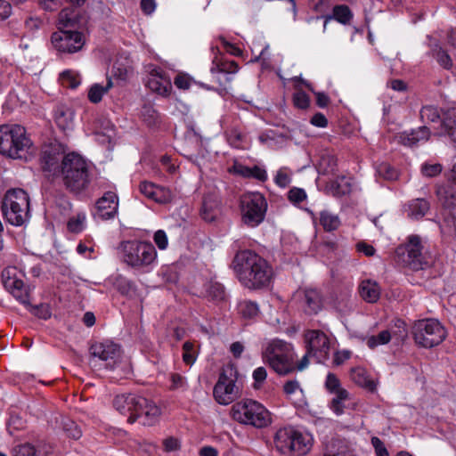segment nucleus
Segmentation results:
<instances>
[{"label":"nucleus","instance_id":"nucleus-1","mask_svg":"<svg viewBox=\"0 0 456 456\" xmlns=\"http://www.w3.org/2000/svg\"><path fill=\"white\" fill-rule=\"evenodd\" d=\"M233 269L240 282L249 289L268 286L273 276V269L267 261L248 249L235 255Z\"/></svg>","mask_w":456,"mask_h":456},{"label":"nucleus","instance_id":"nucleus-2","mask_svg":"<svg viewBox=\"0 0 456 456\" xmlns=\"http://www.w3.org/2000/svg\"><path fill=\"white\" fill-rule=\"evenodd\" d=\"M34 153L25 127L17 124L0 126V154L13 159H28Z\"/></svg>","mask_w":456,"mask_h":456},{"label":"nucleus","instance_id":"nucleus-3","mask_svg":"<svg viewBox=\"0 0 456 456\" xmlns=\"http://www.w3.org/2000/svg\"><path fill=\"white\" fill-rule=\"evenodd\" d=\"M118 252L122 262L135 270L149 271L157 263V250L154 245L147 240H123L118 246Z\"/></svg>","mask_w":456,"mask_h":456},{"label":"nucleus","instance_id":"nucleus-4","mask_svg":"<svg viewBox=\"0 0 456 456\" xmlns=\"http://www.w3.org/2000/svg\"><path fill=\"white\" fill-rule=\"evenodd\" d=\"M262 358L279 375H287L296 370L294 346L285 340L273 338L266 341L262 349Z\"/></svg>","mask_w":456,"mask_h":456},{"label":"nucleus","instance_id":"nucleus-5","mask_svg":"<svg viewBox=\"0 0 456 456\" xmlns=\"http://www.w3.org/2000/svg\"><path fill=\"white\" fill-rule=\"evenodd\" d=\"M313 445L312 434L290 426L279 428L273 436V446L283 456H305Z\"/></svg>","mask_w":456,"mask_h":456},{"label":"nucleus","instance_id":"nucleus-6","mask_svg":"<svg viewBox=\"0 0 456 456\" xmlns=\"http://www.w3.org/2000/svg\"><path fill=\"white\" fill-rule=\"evenodd\" d=\"M59 173L65 186L72 191H80L89 183L87 162L75 152L63 157Z\"/></svg>","mask_w":456,"mask_h":456},{"label":"nucleus","instance_id":"nucleus-7","mask_svg":"<svg viewBox=\"0 0 456 456\" xmlns=\"http://www.w3.org/2000/svg\"><path fill=\"white\" fill-rule=\"evenodd\" d=\"M231 414L234 420L256 428H265L272 422L270 411L262 403L252 399L234 403Z\"/></svg>","mask_w":456,"mask_h":456},{"label":"nucleus","instance_id":"nucleus-8","mask_svg":"<svg viewBox=\"0 0 456 456\" xmlns=\"http://www.w3.org/2000/svg\"><path fill=\"white\" fill-rule=\"evenodd\" d=\"M2 210L8 223L15 226L23 225L30 217L28 193L22 189L7 191L2 200Z\"/></svg>","mask_w":456,"mask_h":456},{"label":"nucleus","instance_id":"nucleus-9","mask_svg":"<svg viewBox=\"0 0 456 456\" xmlns=\"http://www.w3.org/2000/svg\"><path fill=\"white\" fill-rule=\"evenodd\" d=\"M436 194L443 206L441 216L436 217L441 232L456 237V188L449 183H439Z\"/></svg>","mask_w":456,"mask_h":456},{"label":"nucleus","instance_id":"nucleus-10","mask_svg":"<svg viewBox=\"0 0 456 456\" xmlns=\"http://www.w3.org/2000/svg\"><path fill=\"white\" fill-rule=\"evenodd\" d=\"M240 208L242 223L254 228L265 220L267 201L260 192H247L240 197Z\"/></svg>","mask_w":456,"mask_h":456},{"label":"nucleus","instance_id":"nucleus-11","mask_svg":"<svg viewBox=\"0 0 456 456\" xmlns=\"http://www.w3.org/2000/svg\"><path fill=\"white\" fill-rule=\"evenodd\" d=\"M415 343L424 348L441 344L446 338L444 326L436 319H423L415 322L412 327Z\"/></svg>","mask_w":456,"mask_h":456},{"label":"nucleus","instance_id":"nucleus-12","mask_svg":"<svg viewBox=\"0 0 456 456\" xmlns=\"http://www.w3.org/2000/svg\"><path fill=\"white\" fill-rule=\"evenodd\" d=\"M422 240L418 235H410L405 243L399 245L395 252L397 263L412 270L422 269L426 265Z\"/></svg>","mask_w":456,"mask_h":456},{"label":"nucleus","instance_id":"nucleus-13","mask_svg":"<svg viewBox=\"0 0 456 456\" xmlns=\"http://www.w3.org/2000/svg\"><path fill=\"white\" fill-rule=\"evenodd\" d=\"M51 41L57 52L72 54L83 49L86 45V37L78 30L61 28L53 33Z\"/></svg>","mask_w":456,"mask_h":456},{"label":"nucleus","instance_id":"nucleus-14","mask_svg":"<svg viewBox=\"0 0 456 456\" xmlns=\"http://www.w3.org/2000/svg\"><path fill=\"white\" fill-rule=\"evenodd\" d=\"M90 354L94 358L102 361L109 370H114L122 359L121 346L109 339L94 343Z\"/></svg>","mask_w":456,"mask_h":456},{"label":"nucleus","instance_id":"nucleus-15","mask_svg":"<svg viewBox=\"0 0 456 456\" xmlns=\"http://www.w3.org/2000/svg\"><path fill=\"white\" fill-rule=\"evenodd\" d=\"M305 341L308 354H312L317 362L321 363L329 359L330 342L324 332L317 330H308L305 334Z\"/></svg>","mask_w":456,"mask_h":456},{"label":"nucleus","instance_id":"nucleus-16","mask_svg":"<svg viewBox=\"0 0 456 456\" xmlns=\"http://www.w3.org/2000/svg\"><path fill=\"white\" fill-rule=\"evenodd\" d=\"M139 403L134 415L128 417L127 420L130 423L138 421L143 426H152L158 422L161 411L160 408L153 402L145 397L141 396Z\"/></svg>","mask_w":456,"mask_h":456},{"label":"nucleus","instance_id":"nucleus-17","mask_svg":"<svg viewBox=\"0 0 456 456\" xmlns=\"http://www.w3.org/2000/svg\"><path fill=\"white\" fill-rule=\"evenodd\" d=\"M215 400L222 405L232 403L238 397V389L235 379L228 377L224 372L221 373L214 387Z\"/></svg>","mask_w":456,"mask_h":456},{"label":"nucleus","instance_id":"nucleus-18","mask_svg":"<svg viewBox=\"0 0 456 456\" xmlns=\"http://www.w3.org/2000/svg\"><path fill=\"white\" fill-rule=\"evenodd\" d=\"M64 156L60 144L45 146L41 155L42 168L50 174L56 175L61 170L60 161H62Z\"/></svg>","mask_w":456,"mask_h":456},{"label":"nucleus","instance_id":"nucleus-19","mask_svg":"<svg viewBox=\"0 0 456 456\" xmlns=\"http://www.w3.org/2000/svg\"><path fill=\"white\" fill-rule=\"evenodd\" d=\"M118 198L113 191H107L96 202L95 216L102 220L114 218L118 215Z\"/></svg>","mask_w":456,"mask_h":456},{"label":"nucleus","instance_id":"nucleus-20","mask_svg":"<svg viewBox=\"0 0 456 456\" xmlns=\"http://www.w3.org/2000/svg\"><path fill=\"white\" fill-rule=\"evenodd\" d=\"M147 87L152 92L161 95H169L172 90V84L160 68H153L150 70L149 77L146 81Z\"/></svg>","mask_w":456,"mask_h":456},{"label":"nucleus","instance_id":"nucleus-21","mask_svg":"<svg viewBox=\"0 0 456 456\" xmlns=\"http://www.w3.org/2000/svg\"><path fill=\"white\" fill-rule=\"evenodd\" d=\"M139 190L142 195L157 203L165 204L172 199V193L168 189L151 182H142L139 185Z\"/></svg>","mask_w":456,"mask_h":456},{"label":"nucleus","instance_id":"nucleus-22","mask_svg":"<svg viewBox=\"0 0 456 456\" xmlns=\"http://www.w3.org/2000/svg\"><path fill=\"white\" fill-rule=\"evenodd\" d=\"M298 297L301 298L302 307L306 314H315L321 310V296L316 289H305L298 292Z\"/></svg>","mask_w":456,"mask_h":456},{"label":"nucleus","instance_id":"nucleus-23","mask_svg":"<svg viewBox=\"0 0 456 456\" xmlns=\"http://www.w3.org/2000/svg\"><path fill=\"white\" fill-rule=\"evenodd\" d=\"M138 399H141V396L133 394L118 395L113 401V405L121 414L129 417L134 415L139 403Z\"/></svg>","mask_w":456,"mask_h":456},{"label":"nucleus","instance_id":"nucleus-24","mask_svg":"<svg viewBox=\"0 0 456 456\" xmlns=\"http://www.w3.org/2000/svg\"><path fill=\"white\" fill-rule=\"evenodd\" d=\"M360 297L367 303H376L381 294V289L376 281L366 279L360 282L358 287Z\"/></svg>","mask_w":456,"mask_h":456},{"label":"nucleus","instance_id":"nucleus-25","mask_svg":"<svg viewBox=\"0 0 456 456\" xmlns=\"http://www.w3.org/2000/svg\"><path fill=\"white\" fill-rule=\"evenodd\" d=\"M328 193L335 197L348 195L353 190V179L346 176H339L327 184Z\"/></svg>","mask_w":456,"mask_h":456},{"label":"nucleus","instance_id":"nucleus-26","mask_svg":"<svg viewBox=\"0 0 456 456\" xmlns=\"http://www.w3.org/2000/svg\"><path fill=\"white\" fill-rule=\"evenodd\" d=\"M430 131L426 126H419L411 132L400 134V142L406 146H413L419 142H427L429 139Z\"/></svg>","mask_w":456,"mask_h":456},{"label":"nucleus","instance_id":"nucleus-27","mask_svg":"<svg viewBox=\"0 0 456 456\" xmlns=\"http://www.w3.org/2000/svg\"><path fill=\"white\" fill-rule=\"evenodd\" d=\"M4 287L19 302L29 305L28 290L22 281L9 278L4 281Z\"/></svg>","mask_w":456,"mask_h":456},{"label":"nucleus","instance_id":"nucleus-28","mask_svg":"<svg viewBox=\"0 0 456 456\" xmlns=\"http://www.w3.org/2000/svg\"><path fill=\"white\" fill-rule=\"evenodd\" d=\"M54 119L61 130L70 129L74 123V111L66 105H59L54 111Z\"/></svg>","mask_w":456,"mask_h":456},{"label":"nucleus","instance_id":"nucleus-29","mask_svg":"<svg viewBox=\"0 0 456 456\" xmlns=\"http://www.w3.org/2000/svg\"><path fill=\"white\" fill-rule=\"evenodd\" d=\"M350 379L357 386L373 392L376 387V382L368 375L365 369L362 367L353 368L350 371Z\"/></svg>","mask_w":456,"mask_h":456},{"label":"nucleus","instance_id":"nucleus-30","mask_svg":"<svg viewBox=\"0 0 456 456\" xmlns=\"http://www.w3.org/2000/svg\"><path fill=\"white\" fill-rule=\"evenodd\" d=\"M288 398L296 405L302 406L305 403L304 392L297 380H289L283 387Z\"/></svg>","mask_w":456,"mask_h":456},{"label":"nucleus","instance_id":"nucleus-31","mask_svg":"<svg viewBox=\"0 0 456 456\" xmlns=\"http://www.w3.org/2000/svg\"><path fill=\"white\" fill-rule=\"evenodd\" d=\"M260 45V41L253 42L251 52L252 54L255 55V58L252 60V61H261L262 67L264 69H270L272 67V61L271 53L269 51V45L264 44L262 48L258 51L257 47Z\"/></svg>","mask_w":456,"mask_h":456},{"label":"nucleus","instance_id":"nucleus-32","mask_svg":"<svg viewBox=\"0 0 456 456\" xmlns=\"http://www.w3.org/2000/svg\"><path fill=\"white\" fill-rule=\"evenodd\" d=\"M317 170L321 175L334 174L337 170V159L330 152L321 154L317 162Z\"/></svg>","mask_w":456,"mask_h":456},{"label":"nucleus","instance_id":"nucleus-33","mask_svg":"<svg viewBox=\"0 0 456 456\" xmlns=\"http://www.w3.org/2000/svg\"><path fill=\"white\" fill-rule=\"evenodd\" d=\"M442 127L453 142L456 143V109H452L444 114Z\"/></svg>","mask_w":456,"mask_h":456},{"label":"nucleus","instance_id":"nucleus-34","mask_svg":"<svg viewBox=\"0 0 456 456\" xmlns=\"http://www.w3.org/2000/svg\"><path fill=\"white\" fill-rule=\"evenodd\" d=\"M429 209V203L424 199L411 200L407 208L408 216L412 219L423 217Z\"/></svg>","mask_w":456,"mask_h":456},{"label":"nucleus","instance_id":"nucleus-35","mask_svg":"<svg viewBox=\"0 0 456 456\" xmlns=\"http://www.w3.org/2000/svg\"><path fill=\"white\" fill-rule=\"evenodd\" d=\"M319 221L320 224L326 232L335 231L341 224L338 216L327 209L320 212Z\"/></svg>","mask_w":456,"mask_h":456},{"label":"nucleus","instance_id":"nucleus-36","mask_svg":"<svg viewBox=\"0 0 456 456\" xmlns=\"http://www.w3.org/2000/svg\"><path fill=\"white\" fill-rule=\"evenodd\" d=\"M205 296L210 300L220 302L224 299V289L219 282L209 281L205 284Z\"/></svg>","mask_w":456,"mask_h":456},{"label":"nucleus","instance_id":"nucleus-37","mask_svg":"<svg viewBox=\"0 0 456 456\" xmlns=\"http://www.w3.org/2000/svg\"><path fill=\"white\" fill-rule=\"evenodd\" d=\"M86 226V215L85 212H78L70 216L67 223L68 231L72 233H80Z\"/></svg>","mask_w":456,"mask_h":456},{"label":"nucleus","instance_id":"nucleus-38","mask_svg":"<svg viewBox=\"0 0 456 456\" xmlns=\"http://www.w3.org/2000/svg\"><path fill=\"white\" fill-rule=\"evenodd\" d=\"M239 314L244 319H254L259 314V306L257 303L251 300H243L238 305Z\"/></svg>","mask_w":456,"mask_h":456},{"label":"nucleus","instance_id":"nucleus-39","mask_svg":"<svg viewBox=\"0 0 456 456\" xmlns=\"http://www.w3.org/2000/svg\"><path fill=\"white\" fill-rule=\"evenodd\" d=\"M111 79H108L106 86L100 84L93 85L88 91V99L93 103H98L102 101V96L112 87Z\"/></svg>","mask_w":456,"mask_h":456},{"label":"nucleus","instance_id":"nucleus-40","mask_svg":"<svg viewBox=\"0 0 456 456\" xmlns=\"http://www.w3.org/2000/svg\"><path fill=\"white\" fill-rule=\"evenodd\" d=\"M61 85L68 88H76L80 85L81 79L77 72L67 69L60 74Z\"/></svg>","mask_w":456,"mask_h":456},{"label":"nucleus","instance_id":"nucleus-41","mask_svg":"<svg viewBox=\"0 0 456 456\" xmlns=\"http://www.w3.org/2000/svg\"><path fill=\"white\" fill-rule=\"evenodd\" d=\"M392 338V334L389 330H385L380 331L376 336H370L366 339L367 346L373 349L379 346L387 345L390 342Z\"/></svg>","mask_w":456,"mask_h":456},{"label":"nucleus","instance_id":"nucleus-42","mask_svg":"<svg viewBox=\"0 0 456 456\" xmlns=\"http://www.w3.org/2000/svg\"><path fill=\"white\" fill-rule=\"evenodd\" d=\"M334 20L341 24H347L353 18L352 12L348 8V6L341 4L336 5L333 8V15H331Z\"/></svg>","mask_w":456,"mask_h":456},{"label":"nucleus","instance_id":"nucleus-43","mask_svg":"<svg viewBox=\"0 0 456 456\" xmlns=\"http://www.w3.org/2000/svg\"><path fill=\"white\" fill-rule=\"evenodd\" d=\"M376 174L385 180H395L398 177L397 170L386 162H382L376 167Z\"/></svg>","mask_w":456,"mask_h":456},{"label":"nucleus","instance_id":"nucleus-44","mask_svg":"<svg viewBox=\"0 0 456 456\" xmlns=\"http://www.w3.org/2000/svg\"><path fill=\"white\" fill-rule=\"evenodd\" d=\"M76 22L74 11L69 8L61 10L59 13V29H71L70 27Z\"/></svg>","mask_w":456,"mask_h":456},{"label":"nucleus","instance_id":"nucleus-45","mask_svg":"<svg viewBox=\"0 0 456 456\" xmlns=\"http://www.w3.org/2000/svg\"><path fill=\"white\" fill-rule=\"evenodd\" d=\"M292 171L288 167H281L274 177V183L281 188H286L291 183Z\"/></svg>","mask_w":456,"mask_h":456},{"label":"nucleus","instance_id":"nucleus-46","mask_svg":"<svg viewBox=\"0 0 456 456\" xmlns=\"http://www.w3.org/2000/svg\"><path fill=\"white\" fill-rule=\"evenodd\" d=\"M420 118L425 123H436L439 120L438 110L434 106H425L420 110Z\"/></svg>","mask_w":456,"mask_h":456},{"label":"nucleus","instance_id":"nucleus-47","mask_svg":"<svg viewBox=\"0 0 456 456\" xmlns=\"http://www.w3.org/2000/svg\"><path fill=\"white\" fill-rule=\"evenodd\" d=\"M163 450L167 453H175L181 449V441L175 436H167L162 441Z\"/></svg>","mask_w":456,"mask_h":456},{"label":"nucleus","instance_id":"nucleus-48","mask_svg":"<svg viewBox=\"0 0 456 456\" xmlns=\"http://www.w3.org/2000/svg\"><path fill=\"white\" fill-rule=\"evenodd\" d=\"M443 167L438 163H424L421 165V174L425 177H435L441 174Z\"/></svg>","mask_w":456,"mask_h":456},{"label":"nucleus","instance_id":"nucleus-49","mask_svg":"<svg viewBox=\"0 0 456 456\" xmlns=\"http://www.w3.org/2000/svg\"><path fill=\"white\" fill-rule=\"evenodd\" d=\"M94 135H95L96 141H98L101 144L106 143V142L110 143V142L114 136L113 126L108 122V126L106 127V132L102 134V130L99 128L95 131Z\"/></svg>","mask_w":456,"mask_h":456},{"label":"nucleus","instance_id":"nucleus-50","mask_svg":"<svg viewBox=\"0 0 456 456\" xmlns=\"http://www.w3.org/2000/svg\"><path fill=\"white\" fill-rule=\"evenodd\" d=\"M63 429L66 435L72 439H78L82 436L81 428L72 420H68L63 424Z\"/></svg>","mask_w":456,"mask_h":456},{"label":"nucleus","instance_id":"nucleus-51","mask_svg":"<svg viewBox=\"0 0 456 456\" xmlns=\"http://www.w3.org/2000/svg\"><path fill=\"white\" fill-rule=\"evenodd\" d=\"M174 84L179 89L187 90L196 82L187 74H178L174 80Z\"/></svg>","mask_w":456,"mask_h":456},{"label":"nucleus","instance_id":"nucleus-52","mask_svg":"<svg viewBox=\"0 0 456 456\" xmlns=\"http://www.w3.org/2000/svg\"><path fill=\"white\" fill-rule=\"evenodd\" d=\"M288 199L293 204H299L306 200V192L304 189L294 187L289 191Z\"/></svg>","mask_w":456,"mask_h":456},{"label":"nucleus","instance_id":"nucleus-53","mask_svg":"<svg viewBox=\"0 0 456 456\" xmlns=\"http://www.w3.org/2000/svg\"><path fill=\"white\" fill-rule=\"evenodd\" d=\"M183 360L185 363L191 365L196 360V356L193 350V344L190 341H186L183 346Z\"/></svg>","mask_w":456,"mask_h":456},{"label":"nucleus","instance_id":"nucleus-54","mask_svg":"<svg viewBox=\"0 0 456 456\" xmlns=\"http://www.w3.org/2000/svg\"><path fill=\"white\" fill-rule=\"evenodd\" d=\"M13 456H35L36 449L30 444H24L13 448Z\"/></svg>","mask_w":456,"mask_h":456},{"label":"nucleus","instance_id":"nucleus-55","mask_svg":"<svg viewBox=\"0 0 456 456\" xmlns=\"http://www.w3.org/2000/svg\"><path fill=\"white\" fill-rule=\"evenodd\" d=\"M243 137V134L237 128L232 129L227 134L229 143L235 148L241 147Z\"/></svg>","mask_w":456,"mask_h":456},{"label":"nucleus","instance_id":"nucleus-56","mask_svg":"<svg viewBox=\"0 0 456 456\" xmlns=\"http://www.w3.org/2000/svg\"><path fill=\"white\" fill-rule=\"evenodd\" d=\"M293 101L295 106L299 109H306L310 103L309 97L301 90H298L294 94Z\"/></svg>","mask_w":456,"mask_h":456},{"label":"nucleus","instance_id":"nucleus-57","mask_svg":"<svg viewBox=\"0 0 456 456\" xmlns=\"http://www.w3.org/2000/svg\"><path fill=\"white\" fill-rule=\"evenodd\" d=\"M325 387L330 393H334L342 388L338 378L331 372L328 373L326 377Z\"/></svg>","mask_w":456,"mask_h":456},{"label":"nucleus","instance_id":"nucleus-58","mask_svg":"<svg viewBox=\"0 0 456 456\" xmlns=\"http://www.w3.org/2000/svg\"><path fill=\"white\" fill-rule=\"evenodd\" d=\"M435 57L441 66L444 69H450L452 67L451 57L442 48L436 50Z\"/></svg>","mask_w":456,"mask_h":456},{"label":"nucleus","instance_id":"nucleus-59","mask_svg":"<svg viewBox=\"0 0 456 456\" xmlns=\"http://www.w3.org/2000/svg\"><path fill=\"white\" fill-rule=\"evenodd\" d=\"M153 240L160 250H164L168 246L167 233L163 230H159L154 233Z\"/></svg>","mask_w":456,"mask_h":456},{"label":"nucleus","instance_id":"nucleus-60","mask_svg":"<svg viewBox=\"0 0 456 456\" xmlns=\"http://www.w3.org/2000/svg\"><path fill=\"white\" fill-rule=\"evenodd\" d=\"M218 69L223 73L235 74L239 70V65L234 61L225 60L218 65Z\"/></svg>","mask_w":456,"mask_h":456},{"label":"nucleus","instance_id":"nucleus-61","mask_svg":"<svg viewBox=\"0 0 456 456\" xmlns=\"http://www.w3.org/2000/svg\"><path fill=\"white\" fill-rule=\"evenodd\" d=\"M252 377L254 379V387L256 389H258L262 383L266 379L267 372L265 368L264 367H258L256 368L252 374Z\"/></svg>","mask_w":456,"mask_h":456},{"label":"nucleus","instance_id":"nucleus-62","mask_svg":"<svg viewBox=\"0 0 456 456\" xmlns=\"http://www.w3.org/2000/svg\"><path fill=\"white\" fill-rule=\"evenodd\" d=\"M371 444L377 456H389V452L384 443L377 436L371 438Z\"/></svg>","mask_w":456,"mask_h":456},{"label":"nucleus","instance_id":"nucleus-63","mask_svg":"<svg viewBox=\"0 0 456 456\" xmlns=\"http://www.w3.org/2000/svg\"><path fill=\"white\" fill-rule=\"evenodd\" d=\"M142 116L149 126H152L156 123V111L151 107L144 106L142 110Z\"/></svg>","mask_w":456,"mask_h":456},{"label":"nucleus","instance_id":"nucleus-64","mask_svg":"<svg viewBox=\"0 0 456 456\" xmlns=\"http://www.w3.org/2000/svg\"><path fill=\"white\" fill-rule=\"evenodd\" d=\"M356 250L361 253V254H363L364 256H374L376 250L375 248H373L372 245L370 244H368L367 242L365 241H360L356 244Z\"/></svg>","mask_w":456,"mask_h":456}]
</instances>
